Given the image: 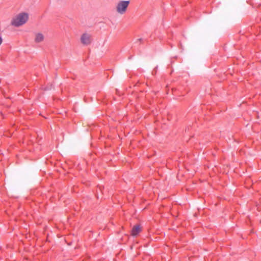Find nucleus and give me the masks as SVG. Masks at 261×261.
I'll return each mask as SVG.
<instances>
[{"label": "nucleus", "instance_id": "nucleus-4", "mask_svg": "<svg viewBox=\"0 0 261 261\" xmlns=\"http://www.w3.org/2000/svg\"><path fill=\"white\" fill-rule=\"evenodd\" d=\"M141 231V228L139 225H135L132 230L131 234L136 236Z\"/></svg>", "mask_w": 261, "mask_h": 261}, {"label": "nucleus", "instance_id": "nucleus-6", "mask_svg": "<svg viewBox=\"0 0 261 261\" xmlns=\"http://www.w3.org/2000/svg\"><path fill=\"white\" fill-rule=\"evenodd\" d=\"M29 15V14L28 13H21L19 14V16H22V17H23V16H28Z\"/></svg>", "mask_w": 261, "mask_h": 261}, {"label": "nucleus", "instance_id": "nucleus-3", "mask_svg": "<svg viewBox=\"0 0 261 261\" xmlns=\"http://www.w3.org/2000/svg\"><path fill=\"white\" fill-rule=\"evenodd\" d=\"M93 41V38L91 34L88 33H85L83 34V45L88 46Z\"/></svg>", "mask_w": 261, "mask_h": 261}, {"label": "nucleus", "instance_id": "nucleus-5", "mask_svg": "<svg viewBox=\"0 0 261 261\" xmlns=\"http://www.w3.org/2000/svg\"><path fill=\"white\" fill-rule=\"evenodd\" d=\"M44 40V36L42 34L38 33L36 34L35 41L36 43L42 42Z\"/></svg>", "mask_w": 261, "mask_h": 261}, {"label": "nucleus", "instance_id": "nucleus-1", "mask_svg": "<svg viewBox=\"0 0 261 261\" xmlns=\"http://www.w3.org/2000/svg\"><path fill=\"white\" fill-rule=\"evenodd\" d=\"M129 4V1H120L116 7L117 11L120 14H123L125 12Z\"/></svg>", "mask_w": 261, "mask_h": 261}, {"label": "nucleus", "instance_id": "nucleus-2", "mask_svg": "<svg viewBox=\"0 0 261 261\" xmlns=\"http://www.w3.org/2000/svg\"><path fill=\"white\" fill-rule=\"evenodd\" d=\"M29 17H15L11 21V24L16 27L21 26L26 23Z\"/></svg>", "mask_w": 261, "mask_h": 261}, {"label": "nucleus", "instance_id": "nucleus-7", "mask_svg": "<svg viewBox=\"0 0 261 261\" xmlns=\"http://www.w3.org/2000/svg\"><path fill=\"white\" fill-rule=\"evenodd\" d=\"M2 40H2V37H0V45H1V44H2Z\"/></svg>", "mask_w": 261, "mask_h": 261}]
</instances>
